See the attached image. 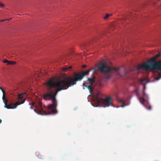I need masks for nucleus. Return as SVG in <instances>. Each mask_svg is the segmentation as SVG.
I'll use <instances>...</instances> for the list:
<instances>
[{
	"instance_id": "obj_29",
	"label": "nucleus",
	"mask_w": 161,
	"mask_h": 161,
	"mask_svg": "<svg viewBox=\"0 0 161 161\" xmlns=\"http://www.w3.org/2000/svg\"><path fill=\"white\" fill-rule=\"evenodd\" d=\"M121 107H124V106H123V105H122V106H121Z\"/></svg>"
},
{
	"instance_id": "obj_15",
	"label": "nucleus",
	"mask_w": 161,
	"mask_h": 161,
	"mask_svg": "<svg viewBox=\"0 0 161 161\" xmlns=\"http://www.w3.org/2000/svg\"><path fill=\"white\" fill-rule=\"evenodd\" d=\"M112 15V14H107L105 16L103 17L104 19H107L110 16Z\"/></svg>"
},
{
	"instance_id": "obj_18",
	"label": "nucleus",
	"mask_w": 161,
	"mask_h": 161,
	"mask_svg": "<svg viewBox=\"0 0 161 161\" xmlns=\"http://www.w3.org/2000/svg\"><path fill=\"white\" fill-rule=\"evenodd\" d=\"M127 18V16H125L124 18H122V19H120V21H125L126 19V18Z\"/></svg>"
},
{
	"instance_id": "obj_28",
	"label": "nucleus",
	"mask_w": 161,
	"mask_h": 161,
	"mask_svg": "<svg viewBox=\"0 0 161 161\" xmlns=\"http://www.w3.org/2000/svg\"><path fill=\"white\" fill-rule=\"evenodd\" d=\"M159 42H160V44H161V40L159 41Z\"/></svg>"
},
{
	"instance_id": "obj_22",
	"label": "nucleus",
	"mask_w": 161,
	"mask_h": 161,
	"mask_svg": "<svg viewBox=\"0 0 161 161\" xmlns=\"http://www.w3.org/2000/svg\"><path fill=\"white\" fill-rule=\"evenodd\" d=\"M146 108L148 110H150L151 109V106H149L148 108L147 107H146Z\"/></svg>"
},
{
	"instance_id": "obj_17",
	"label": "nucleus",
	"mask_w": 161,
	"mask_h": 161,
	"mask_svg": "<svg viewBox=\"0 0 161 161\" xmlns=\"http://www.w3.org/2000/svg\"><path fill=\"white\" fill-rule=\"evenodd\" d=\"M3 63H8V64H10V63H11V61H8V60L6 59H5L3 62Z\"/></svg>"
},
{
	"instance_id": "obj_13",
	"label": "nucleus",
	"mask_w": 161,
	"mask_h": 161,
	"mask_svg": "<svg viewBox=\"0 0 161 161\" xmlns=\"http://www.w3.org/2000/svg\"><path fill=\"white\" fill-rule=\"evenodd\" d=\"M72 67L71 66H70L69 67H66L64 68H63L62 70L64 72H66L67 70H69L71 69L72 68Z\"/></svg>"
},
{
	"instance_id": "obj_27",
	"label": "nucleus",
	"mask_w": 161,
	"mask_h": 161,
	"mask_svg": "<svg viewBox=\"0 0 161 161\" xmlns=\"http://www.w3.org/2000/svg\"><path fill=\"white\" fill-rule=\"evenodd\" d=\"M2 122V120L0 119V124Z\"/></svg>"
},
{
	"instance_id": "obj_25",
	"label": "nucleus",
	"mask_w": 161,
	"mask_h": 161,
	"mask_svg": "<svg viewBox=\"0 0 161 161\" xmlns=\"http://www.w3.org/2000/svg\"><path fill=\"white\" fill-rule=\"evenodd\" d=\"M6 20V19L1 20H0V21H1V22H3L4 21H5Z\"/></svg>"
},
{
	"instance_id": "obj_2",
	"label": "nucleus",
	"mask_w": 161,
	"mask_h": 161,
	"mask_svg": "<svg viewBox=\"0 0 161 161\" xmlns=\"http://www.w3.org/2000/svg\"><path fill=\"white\" fill-rule=\"evenodd\" d=\"M49 81V80L47 82L45 83V85H46L47 87V92L45 93L43 95V98L45 100H51L52 102V103L51 104H49L47 108V110L48 111V113H47L46 111L44 110L42 107V103H38V106H35L34 103H29V105H31L30 108L31 109H32L34 107L36 109H34V111L36 113H37L39 114L42 115H46L48 114H54L57 113V110L56 108L57 105V101L56 98V96L55 97V99L56 100V105L55 106V105L53 104V100L51 99H46L45 97V95L47 93L49 92L48 89V87L47 85V82Z\"/></svg>"
},
{
	"instance_id": "obj_4",
	"label": "nucleus",
	"mask_w": 161,
	"mask_h": 161,
	"mask_svg": "<svg viewBox=\"0 0 161 161\" xmlns=\"http://www.w3.org/2000/svg\"><path fill=\"white\" fill-rule=\"evenodd\" d=\"M141 68L146 70L153 69L161 70V60L155 62H148L147 63L140 65L137 67L136 69L139 70Z\"/></svg>"
},
{
	"instance_id": "obj_7",
	"label": "nucleus",
	"mask_w": 161,
	"mask_h": 161,
	"mask_svg": "<svg viewBox=\"0 0 161 161\" xmlns=\"http://www.w3.org/2000/svg\"><path fill=\"white\" fill-rule=\"evenodd\" d=\"M95 81V80L93 78H88L86 81L83 84L84 86L88 89L91 94H92L93 92L92 85Z\"/></svg>"
},
{
	"instance_id": "obj_6",
	"label": "nucleus",
	"mask_w": 161,
	"mask_h": 161,
	"mask_svg": "<svg viewBox=\"0 0 161 161\" xmlns=\"http://www.w3.org/2000/svg\"><path fill=\"white\" fill-rule=\"evenodd\" d=\"M99 103H102L105 105V107H108L112 105L113 99L111 97H106L105 98L99 99H98Z\"/></svg>"
},
{
	"instance_id": "obj_21",
	"label": "nucleus",
	"mask_w": 161,
	"mask_h": 161,
	"mask_svg": "<svg viewBox=\"0 0 161 161\" xmlns=\"http://www.w3.org/2000/svg\"><path fill=\"white\" fill-rule=\"evenodd\" d=\"M8 54L9 56H10V57H11V55L12 54V53H11V52L8 53Z\"/></svg>"
},
{
	"instance_id": "obj_9",
	"label": "nucleus",
	"mask_w": 161,
	"mask_h": 161,
	"mask_svg": "<svg viewBox=\"0 0 161 161\" xmlns=\"http://www.w3.org/2000/svg\"><path fill=\"white\" fill-rule=\"evenodd\" d=\"M92 40H90L88 41L83 42L81 44V46L84 47L86 49V47L92 44Z\"/></svg>"
},
{
	"instance_id": "obj_8",
	"label": "nucleus",
	"mask_w": 161,
	"mask_h": 161,
	"mask_svg": "<svg viewBox=\"0 0 161 161\" xmlns=\"http://www.w3.org/2000/svg\"><path fill=\"white\" fill-rule=\"evenodd\" d=\"M25 100V99L21 102H17L14 104L12 103L9 104H7V103L6 106L5 105L4 107L5 108L8 109H14L16 108L18 105L24 103Z\"/></svg>"
},
{
	"instance_id": "obj_5",
	"label": "nucleus",
	"mask_w": 161,
	"mask_h": 161,
	"mask_svg": "<svg viewBox=\"0 0 161 161\" xmlns=\"http://www.w3.org/2000/svg\"><path fill=\"white\" fill-rule=\"evenodd\" d=\"M146 79L141 80L140 81L141 83L143 86V90L142 92L143 98L139 97V90L138 88H136L133 91V92L135 93L136 96L138 97L139 100L142 104H143V103L145 101L144 98L147 97V95L145 93V90L146 89L145 83L146 82Z\"/></svg>"
},
{
	"instance_id": "obj_11",
	"label": "nucleus",
	"mask_w": 161,
	"mask_h": 161,
	"mask_svg": "<svg viewBox=\"0 0 161 161\" xmlns=\"http://www.w3.org/2000/svg\"><path fill=\"white\" fill-rule=\"evenodd\" d=\"M160 54H158L150 59L149 62H155L156 60L160 56Z\"/></svg>"
},
{
	"instance_id": "obj_24",
	"label": "nucleus",
	"mask_w": 161,
	"mask_h": 161,
	"mask_svg": "<svg viewBox=\"0 0 161 161\" xmlns=\"http://www.w3.org/2000/svg\"><path fill=\"white\" fill-rule=\"evenodd\" d=\"M120 102L122 104L124 103V102L123 101H122V100L120 101Z\"/></svg>"
},
{
	"instance_id": "obj_26",
	"label": "nucleus",
	"mask_w": 161,
	"mask_h": 161,
	"mask_svg": "<svg viewBox=\"0 0 161 161\" xmlns=\"http://www.w3.org/2000/svg\"><path fill=\"white\" fill-rule=\"evenodd\" d=\"M110 77V76L109 75H108V77H107L108 79Z\"/></svg>"
},
{
	"instance_id": "obj_3",
	"label": "nucleus",
	"mask_w": 161,
	"mask_h": 161,
	"mask_svg": "<svg viewBox=\"0 0 161 161\" xmlns=\"http://www.w3.org/2000/svg\"><path fill=\"white\" fill-rule=\"evenodd\" d=\"M107 61L103 59L100 62L98 69L102 73H106L112 71H114L120 76L127 75V71L123 67L119 68L111 67L106 65Z\"/></svg>"
},
{
	"instance_id": "obj_20",
	"label": "nucleus",
	"mask_w": 161,
	"mask_h": 161,
	"mask_svg": "<svg viewBox=\"0 0 161 161\" xmlns=\"http://www.w3.org/2000/svg\"><path fill=\"white\" fill-rule=\"evenodd\" d=\"M11 63L10 64H16V62H14L11 61Z\"/></svg>"
},
{
	"instance_id": "obj_14",
	"label": "nucleus",
	"mask_w": 161,
	"mask_h": 161,
	"mask_svg": "<svg viewBox=\"0 0 161 161\" xmlns=\"http://www.w3.org/2000/svg\"><path fill=\"white\" fill-rule=\"evenodd\" d=\"M161 77V75L159 73H158V75L154 77V78L156 80H158Z\"/></svg>"
},
{
	"instance_id": "obj_12",
	"label": "nucleus",
	"mask_w": 161,
	"mask_h": 161,
	"mask_svg": "<svg viewBox=\"0 0 161 161\" xmlns=\"http://www.w3.org/2000/svg\"><path fill=\"white\" fill-rule=\"evenodd\" d=\"M2 99L3 103H4L5 105V106H6V104L8 102V100L5 97V95L3 94Z\"/></svg>"
},
{
	"instance_id": "obj_1",
	"label": "nucleus",
	"mask_w": 161,
	"mask_h": 161,
	"mask_svg": "<svg viewBox=\"0 0 161 161\" xmlns=\"http://www.w3.org/2000/svg\"><path fill=\"white\" fill-rule=\"evenodd\" d=\"M91 70V69H89L81 74H76L75 78L68 76L64 77L62 79L59 80L55 82L54 81L53 79H50L47 83L49 92L45 95V98L48 99L52 98L53 104L56 106V100L55 97L58 92L62 90L66 89L69 87L75 84L77 81L80 80L84 76L87 75Z\"/></svg>"
},
{
	"instance_id": "obj_23",
	"label": "nucleus",
	"mask_w": 161,
	"mask_h": 161,
	"mask_svg": "<svg viewBox=\"0 0 161 161\" xmlns=\"http://www.w3.org/2000/svg\"><path fill=\"white\" fill-rule=\"evenodd\" d=\"M86 65H83V66H82V68H84L86 67Z\"/></svg>"
},
{
	"instance_id": "obj_16",
	"label": "nucleus",
	"mask_w": 161,
	"mask_h": 161,
	"mask_svg": "<svg viewBox=\"0 0 161 161\" xmlns=\"http://www.w3.org/2000/svg\"><path fill=\"white\" fill-rule=\"evenodd\" d=\"M24 94H19L18 95V98L19 99H21L23 98V96Z\"/></svg>"
},
{
	"instance_id": "obj_19",
	"label": "nucleus",
	"mask_w": 161,
	"mask_h": 161,
	"mask_svg": "<svg viewBox=\"0 0 161 161\" xmlns=\"http://www.w3.org/2000/svg\"><path fill=\"white\" fill-rule=\"evenodd\" d=\"M0 90H1L2 91V92L3 93V94H4V95L5 94V91L3 89V88H2L1 87H0Z\"/></svg>"
},
{
	"instance_id": "obj_10",
	"label": "nucleus",
	"mask_w": 161,
	"mask_h": 161,
	"mask_svg": "<svg viewBox=\"0 0 161 161\" xmlns=\"http://www.w3.org/2000/svg\"><path fill=\"white\" fill-rule=\"evenodd\" d=\"M102 94L100 92L97 91L95 96V99L97 103H99L98 99H103L102 98Z\"/></svg>"
}]
</instances>
